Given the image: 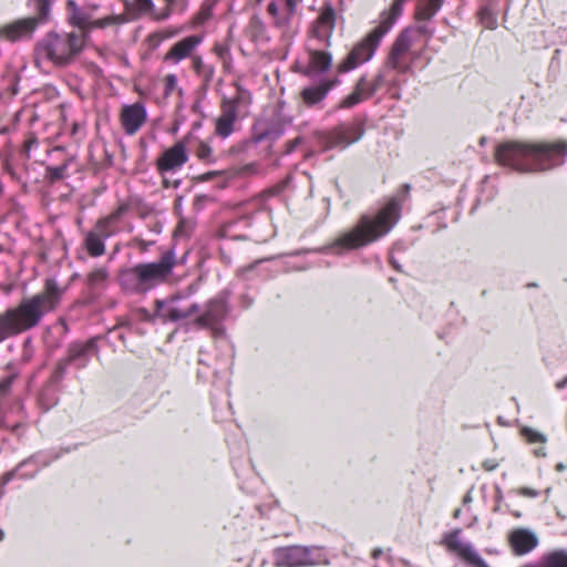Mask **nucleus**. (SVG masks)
Wrapping results in <instances>:
<instances>
[{
  "label": "nucleus",
  "instance_id": "obj_1",
  "mask_svg": "<svg viewBox=\"0 0 567 567\" xmlns=\"http://www.w3.org/2000/svg\"><path fill=\"white\" fill-rule=\"evenodd\" d=\"M64 292L55 278H48L40 292L22 299L16 308L0 315V342L37 327L47 313L60 306Z\"/></svg>",
  "mask_w": 567,
  "mask_h": 567
},
{
  "label": "nucleus",
  "instance_id": "obj_2",
  "mask_svg": "<svg viewBox=\"0 0 567 567\" xmlns=\"http://www.w3.org/2000/svg\"><path fill=\"white\" fill-rule=\"evenodd\" d=\"M400 216L401 206L396 198H392L378 213L362 215L353 227L342 233L320 251L343 255L368 246L389 234Z\"/></svg>",
  "mask_w": 567,
  "mask_h": 567
},
{
  "label": "nucleus",
  "instance_id": "obj_3",
  "mask_svg": "<svg viewBox=\"0 0 567 567\" xmlns=\"http://www.w3.org/2000/svg\"><path fill=\"white\" fill-rule=\"evenodd\" d=\"M567 144L506 142L499 144L495 152L498 164L518 172H544L565 162Z\"/></svg>",
  "mask_w": 567,
  "mask_h": 567
},
{
  "label": "nucleus",
  "instance_id": "obj_4",
  "mask_svg": "<svg viewBox=\"0 0 567 567\" xmlns=\"http://www.w3.org/2000/svg\"><path fill=\"white\" fill-rule=\"evenodd\" d=\"M176 266L174 249L165 251L158 261L144 262L121 274L122 286L133 292H146L166 281Z\"/></svg>",
  "mask_w": 567,
  "mask_h": 567
},
{
  "label": "nucleus",
  "instance_id": "obj_5",
  "mask_svg": "<svg viewBox=\"0 0 567 567\" xmlns=\"http://www.w3.org/2000/svg\"><path fill=\"white\" fill-rule=\"evenodd\" d=\"M83 44V37L74 32H51L37 45V62L49 61L54 65H65L82 50Z\"/></svg>",
  "mask_w": 567,
  "mask_h": 567
},
{
  "label": "nucleus",
  "instance_id": "obj_6",
  "mask_svg": "<svg viewBox=\"0 0 567 567\" xmlns=\"http://www.w3.org/2000/svg\"><path fill=\"white\" fill-rule=\"evenodd\" d=\"M391 28L392 22L389 24L381 22L378 27L371 30L364 38L352 47L341 61L338 62L336 65L337 73H349L371 61L382 41V38Z\"/></svg>",
  "mask_w": 567,
  "mask_h": 567
},
{
  "label": "nucleus",
  "instance_id": "obj_7",
  "mask_svg": "<svg viewBox=\"0 0 567 567\" xmlns=\"http://www.w3.org/2000/svg\"><path fill=\"white\" fill-rule=\"evenodd\" d=\"M275 567H313L328 565L327 551L318 546L289 545L272 551Z\"/></svg>",
  "mask_w": 567,
  "mask_h": 567
},
{
  "label": "nucleus",
  "instance_id": "obj_8",
  "mask_svg": "<svg viewBox=\"0 0 567 567\" xmlns=\"http://www.w3.org/2000/svg\"><path fill=\"white\" fill-rule=\"evenodd\" d=\"M298 2L299 0H270L268 3L267 12L272 27L284 40H290L298 33Z\"/></svg>",
  "mask_w": 567,
  "mask_h": 567
},
{
  "label": "nucleus",
  "instance_id": "obj_9",
  "mask_svg": "<svg viewBox=\"0 0 567 567\" xmlns=\"http://www.w3.org/2000/svg\"><path fill=\"white\" fill-rule=\"evenodd\" d=\"M417 40V31L404 29L394 40L389 52L385 68L396 71L398 73H406L411 70L412 60L415 54L412 50L414 42Z\"/></svg>",
  "mask_w": 567,
  "mask_h": 567
},
{
  "label": "nucleus",
  "instance_id": "obj_10",
  "mask_svg": "<svg viewBox=\"0 0 567 567\" xmlns=\"http://www.w3.org/2000/svg\"><path fill=\"white\" fill-rule=\"evenodd\" d=\"M69 19L73 25L84 30L104 29L109 25L121 23L123 19L120 16H107L102 19H93V11L97 6L79 7L74 0H68Z\"/></svg>",
  "mask_w": 567,
  "mask_h": 567
},
{
  "label": "nucleus",
  "instance_id": "obj_11",
  "mask_svg": "<svg viewBox=\"0 0 567 567\" xmlns=\"http://www.w3.org/2000/svg\"><path fill=\"white\" fill-rule=\"evenodd\" d=\"M332 63L331 52L308 45L307 60L305 63L299 62L297 69L299 73L309 79H323L322 75L331 69Z\"/></svg>",
  "mask_w": 567,
  "mask_h": 567
},
{
  "label": "nucleus",
  "instance_id": "obj_12",
  "mask_svg": "<svg viewBox=\"0 0 567 567\" xmlns=\"http://www.w3.org/2000/svg\"><path fill=\"white\" fill-rule=\"evenodd\" d=\"M443 544L447 550L457 555L465 563L474 567H488L487 564L477 554L471 543L464 542L461 538V530L456 529L450 534H446L443 538Z\"/></svg>",
  "mask_w": 567,
  "mask_h": 567
},
{
  "label": "nucleus",
  "instance_id": "obj_13",
  "mask_svg": "<svg viewBox=\"0 0 567 567\" xmlns=\"http://www.w3.org/2000/svg\"><path fill=\"white\" fill-rule=\"evenodd\" d=\"M147 120V111L143 103L123 105L120 113V121L127 135L136 134Z\"/></svg>",
  "mask_w": 567,
  "mask_h": 567
},
{
  "label": "nucleus",
  "instance_id": "obj_14",
  "mask_svg": "<svg viewBox=\"0 0 567 567\" xmlns=\"http://www.w3.org/2000/svg\"><path fill=\"white\" fill-rule=\"evenodd\" d=\"M227 315L228 306L226 297L218 296L207 302L205 310L196 318L195 322L202 328L214 329Z\"/></svg>",
  "mask_w": 567,
  "mask_h": 567
},
{
  "label": "nucleus",
  "instance_id": "obj_15",
  "mask_svg": "<svg viewBox=\"0 0 567 567\" xmlns=\"http://www.w3.org/2000/svg\"><path fill=\"white\" fill-rule=\"evenodd\" d=\"M336 28V12L331 6L321 9L318 18L312 23L311 34L327 47L331 44V37Z\"/></svg>",
  "mask_w": 567,
  "mask_h": 567
},
{
  "label": "nucleus",
  "instance_id": "obj_16",
  "mask_svg": "<svg viewBox=\"0 0 567 567\" xmlns=\"http://www.w3.org/2000/svg\"><path fill=\"white\" fill-rule=\"evenodd\" d=\"M181 298H172L169 300L156 301V315L163 320L178 321L186 319L197 312L198 305L193 303L187 308L179 306Z\"/></svg>",
  "mask_w": 567,
  "mask_h": 567
},
{
  "label": "nucleus",
  "instance_id": "obj_17",
  "mask_svg": "<svg viewBox=\"0 0 567 567\" xmlns=\"http://www.w3.org/2000/svg\"><path fill=\"white\" fill-rule=\"evenodd\" d=\"M188 161V153L184 142H177L167 148L157 159L161 172H172L181 168Z\"/></svg>",
  "mask_w": 567,
  "mask_h": 567
},
{
  "label": "nucleus",
  "instance_id": "obj_18",
  "mask_svg": "<svg viewBox=\"0 0 567 567\" xmlns=\"http://www.w3.org/2000/svg\"><path fill=\"white\" fill-rule=\"evenodd\" d=\"M203 42L200 35H188L176 42L164 55V62L178 64L181 61L192 58L194 51Z\"/></svg>",
  "mask_w": 567,
  "mask_h": 567
},
{
  "label": "nucleus",
  "instance_id": "obj_19",
  "mask_svg": "<svg viewBox=\"0 0 567 567\" xmlns=\"http://www.w3.org/2000/svg\"><path fill=\"white\" fill-rule=\"evenodd\" d=\"M340 83L341 80L338 76H334L332 79H319V82L317 84L306 86L301 91L302 101L305 102V104L309 106L318 104L319 102L326 99L330 90H332Z\"/></svg>",
  "mask_w": 567,
  "mask_h": 567
},
{
  "label": "nucleus",
  "instance_id": "obj_20",
  "mask_svg": "<svg viewBox=\"0 0 567 567\" xmlns=\"http://www.w3.org/2000/svg\"><path fill=\"white\" fill-rule=\"evenodd\" d=\"M39 20L42 18H25L14 21L3 28H0V35L7 38L10 41H17L22 38L30 37L37 28Z\"/></svg>",
  "mask_w": 567,
  "mask_h": 567
},
{
  "label": "nucleus",
  "instance_id": "obj_21",
  "mask_svg": "<svg viewBox=\"0 0 567 567\" xmlns=\"http://www.w3.org/2000/svg\"><path fill=\"white\" fill-rule=\"evenodd\" d=\"M239 117L234 111L233 104H223L220 105V113L215 120V134L225 140L229 137L235 132V125Z\"/></svg>",
  "mask_w": 567,
  "mask_h": 567
},
{
  "label": "nucleus",
  "instance_id": "obj_22",
  "mask_svg": "<svg viewBox=\"0 0 567 567\" xmlns=\"http://www.w3.org/2000/svg\"><path fill=\"white\" fill-rule=\"evenodd\" d=\"M362 136V131L358 125H341L331 132L328 140V148H344L357 142Z\"/></svg>",
  "mask_w": 567,
  "mask_h": 567
},
{
  "label": "nucleus",
  "instance_id": "obj_23",
  "mask_svg": "<svg viewBox=\"0 0 567 567\" xmlns=\"http://www.w3.org/2000/svg\"><path fill=\"white\" fill-rule=\"evenodd\" d=\"M373 94V87L371 86L368 76L363 74L355 82L353 91L341 101L340 106L350 109L370 99Z\"/></svg>",
  "mask_w": 567,
  "mask_h": 567
},
{
  "label": "nucleus",
  "instance_id": "obj_24",
  "mask_svg": "<svg viewBox=\"0 0 567 567\" xmlns=\"http://www.w3.org/2000/svg\"><path fill=\"white\" fill-rule=\"evenodd\" d=\"M509 540L514 551L517 555H525L529 553L538 544L536 535L533 532L524 528L513 530Z\"/></svg>",
  "mask_w": 567,
  "mask_h": 567
},
{
  "label": "nucleus",
  "instance_id": "obj_25",
  "mask_svg": "<svg viewBox=\"0 0 567 567\" xmlns=\"http://www.w3.org/2000/svg\"><path fill=\"white\" fill-rule=\"evenodd\" d=\"M96 351V343L93 340L85 343H76L70 348L69 360L76 362L79 368H84Z\"/></svg>",
  "mask_w": 567,
  "mask_h": 567
},
{
  "label": "nucleus",
  "instance_id": "obj_26",
  "mask_svg": "<svg viewBox=\"0 0 567 567\" xmlns=\"http://www.w3.org/2000/svg\"><path fill=\"white\" fill-rule=\"evenodd\" d=\"M124 206H120L116 210L111 213L109 216L97 220L95 230L101 233L104 237H111L118 231L117 223L125 212Z\"/></svg>",
  "mask_w": 567,
  "mask_h": 567
},
{
  "label": "nucleus",
  "instance_id": "obj_27",
  "mask_svg": "<svg viewBox=\"0 0 567 567\" xmlns=\"http://www.w3.org/2000/svg\"><path fill=\"white\" fill-rule=\"evenodd\" d=\"M443 0H419L415 11V18L419 21L432 19L441 9Z\"/></svg>",
  "mask_w": 567,
  "mask_h": 567
},
{
  "label": "nucleus",
  "instance_id": "obj_28",
  "mask_svg": "<svg viewBox=\"0 0 567 567\" xmlns=\"http://www.w3.org/2000/svg\"><path fill=\"white\" fill-rule=\"evenodd\" d=\"M221 103L223 104H228V103L233 104L234 111L237 114L248 113V109L251 104V94L248 90L238 87L237 93L234 97L224 99Z\"/></svg>",
  "mask_w": 567,
  "mask_h": 567
},
{
  "label": "nucleus",
  "instance_id": "obj_29",
  "mask_svg": "<svg viewBox=\"0 0 567 567\" xmlns=\"http://www.w3.org/2000/svg\"><path fill=\"white\" fill-rule=\"evenodd\" d=\"M109 237H104L101 233L93 231L87 233L85 237V248L87 252L93 257L102 256L105 252V244L104 240Z\"/></svg>",
  "mask_w": 567,
  "mask_h": 567
},
{
  "label": "nucleus",
  "instance_id": "obj_30",
  "mask_svg": "<svg viewBox=\"0 0 567 567\" xmlns=\"http://www.w3.org/2000/svg\"><path fill=\"white\" fill-rule=\"evenodd\" d=\"M25 420L23 406L20 403H17L6 415L3 419V425L8 429H18L23 424Z\"/></svg>",
  "mask_w": 567,
  "mask_h": 567
},
{
  "label": "nucleus",
  "instance_id": "obj_31",
  "mask_svg": "<svg viewBox=\"0 0 567 567\" xmlns=\"http://www.w3.org/2000/svg\"><path fill=\"white\" fill-rule=\"evenodd\" d=\"M281 134H282V130L281 128H277V130H274V128H262L261 125L259 124L258 126L255 127V133H254V136H252V141L256 144L261 143V142L266 141V140L275 141Z\"/></svg>",
  "mask_w": 567,
  "mask_h": 567
},
{
  "label": "nucleus",
  "instance_id": "obj_32",
  "mask_svg": "<svg viewBox=\"0 0 567 567\" xmlns=\"http://www.w3.org/2000/svg\"><path fill=\"white\" fill-rule=\"evenodd\" d=\"M196 157L207 164H213L216 162V158L213 154V148L207 142L199 141L196 148Z\"/></svg>",
  "mask_w": 567,
  "mask_h": 567
},
{
  "label": "nucleus",
  "instance_id": "obj_33",
  "mask_svg": "<svg viewBox=\"0 0 567 567\" xmlns=\"http://www.w3.org/2000/svg\"><path fill=\"white\" fill-rule=\"evenodd\" d=\"M522 436L529 443H545L546 436L528 426H524L520 429Z\"/></svg>",
  "mask_w": 567,
  "mask_h": 567
},
{
  "label": "nucleus",
  "instance_id": "obj_34",
  "mask_svg": "<svg viewBox=\"0 0 567 567\" xmlns=\"http://www.w3.org/2000/svg\"><path fill=\"white\" fill-rule=\"evenodd\" d=\"M406 1L408 0H394V2L392 3V7H391V14L383 22H385L386 24L392 22V25H393L396 18L402 13L403 4Z\"/></svg>",
  "mask_w": 567,
  "mask_h": 567
},
{
  "label": "nucleus",
  "instance_id": "obj_35",
  "mask_svg": "<svg viewBox=\"0 0 567 567\" xmlns=\"http://www.w3.org/2000/svg\"><path fill=\"white\" fill-rule=\"evenodd\" d=\"M388 69L389 68L384 66L382 70H380L375 74V76L373 79H371V80L369 79V82H370L371 86L373 87L374 93L377 91H379L385 84V82H386V70Z\"/></svg>",
  "mask_w": 567,
  "mask_h": 567
},
{
  "label": "nucleus",
  "instance_id": "obj_36",
  "mask_svg": "<svg viewBox=\"0 0 567 567\" xmlns=\"http://www.w3.org/2000/svg\"><path fill=\"white\" fill-rule=\"evenodd\" d=\"M66 168H68V165L66 164H62V165H59V166H53V167H48L47 172H48V176L49 178L54 182V181H59V179H63L65 177V173H66Z\"/></svg>",
  "mask_w": 567,
  "mask_h": 567
},
{
  "label": "nucleus",
  "instance_id": "obj_37",
  "mask_svg": "<svg viewBox=\"0 0 567 567\" xmlns=\"http://www.w3.org/2000/svg\"><path fill=\"white\" fill-rule=\"evenodd\" d=\"M30 3L38 11L40 18L45 19L50 11V1L49 0H30Z\"/></svg>",
  "mask_w": 567,
  "mask_h": 567
},
{
  "label": "nucleus",
  "instance_id": "obj_38",
  "mask_svg": "<svg viewBox=\"0 0 567 567\" xmlns=\"http://www.w3.org/2000/svg\"><path fill=\"white\" fill-rule=\"evenodd\" d=\"M165 94L169 95L177 89V76L175 74H168L164 79Z\"/></svg>",
  "mask_w": 567,
  "mask_h": 567
},
{
  "label": "nucleus",
  "instance_id": "obj_39",
  "mask_svg": "<svg viewBox=\"0 0 567 567\" xmlns=\"http://www.w3.org/2000/svg\"><path fill=\"white\" fill-rule=\"evenodd\" d=\"M135 4L141 13H150L154 9V3L152 0H135Z\"/></svg>",
  "mask_w": 567,
  "mask_h": 567
},
{
  "label": "nucleus",
  "instance_id": "obj_40",
  "mask_svg": "<svg viewBox=\"0 0 567 567\" xmlns=\"http://www.w3.org/2000/svg\"><path fill=\"white\" fill-rule=\"evenodd\" d=\"M482 21L489 29H494L496 27V19L493 18L487 9H483L481 11Z\"/></svg>",
  "mask_w": 567,
  "mask_h": 567
},
{
  "label": "nucleus",
  "instance_id": "obj_41",
  "mask_svg": "<svg viewBox=\"0 0 567 567\" xmlns=\"http://www.w3.org/2000/svg\"><path fill=\"white\" fill-rule=\"evenodd\" d=\"M13 380V375H8L0 380V394H6L10 390Z\"/></svg>",
  "mask_w": 567,
  "mask_h": 567
},
{
  "label": "nucleus",
  "instance_id": "obj_42",
  "mask_svg": "<svg viewBox=\"0 0 567 567\" xmlns=\"http://www.w3.org/2000/svg\"><path fill=\"white\" fill-rule=\"evenodd\" d=\"M190 59H192L193 68H194L195 72H197L198 74L202 73V71L206 66L203 59L199 55H193Z\"/></svg>",
  "mask_w": 567,
  "mask_h": 567
},
{
  "label": "nucleus",
  "instance_id": "obj_43",
  "mask_svg": "<svg viewBox=\"0 0 567 567\" xmlns=\"http://www.w3.org/2000/svg\"><path fill=\"white\" fill-rule=\"evenodd\" d=\"M409 29L416 30L417 31V38L421 34H426L429 37H432V34H433V30L430 29L427 25L410 27Z\"/></svg>",
  "mask_w": 567,
  "mask_h": 567
},
{
  "label": "nucleus",
  "instance_id": "obj_44",
  "mask_svg": "<svg viewBox=\"0 0 567 567\" xmlns=\"http://www.w3.org/2000/svg\"><path fill=\"white\" fill-rule=\"evenodd\" d=\"M181 31H182L181 29H176V28H168V29H166V30H164V31L162 32V37H163V39L174 38V37H176L177 34H179V33H181Z\"/></svg>",
  "mask_w": 567,
  "mask_h": 567
},
{
  "label": "nucleus",
  "instance_id": "obj_45",
  "mask_svg": "<svg viewBox=\"0 0 567 567\" xmlns=\"http://www.w3.org/2000/svg\"><path fill=\"white\" fill-rule=\"evenodd\" d=\"M518 493L526 497H537L538 496V492L536 489L528 488V487L520 488L518 491Z\"/></svg>",
  "mask_w": 567,
  "mask_h": 567
},
{
  "label": "nucleus",
  "instance_id": "obj_46",
  "mask_svg": "<svg viewBox=\"0 0 567 567\" xmlns=\"http://www.w3.org/2000/svg\"><path fill=\"white\" fill-rule=\"evenodd\" d=\"M200 74H203L206 78V80H210L214 74L213 66L206 65Z\"/></svg>",
  "mask_w": 567,
  "mask_h": 567
},
{
  "label": "nucleus",
  "instance_id": "obj_47",
  "mask_svg": "<svg viewBox=\"0 0 567 567\" xmlns=\"http://www.w3.org/2000/svg\"><path fill=\"white\" fill-rule=\"evenodd\" d=\"M496 466H497V465H496V463H494V462H489V461H488V462H485V463H484V467H485L487 471H493V470H495V468H496Z\"/></svg>",
  "mask_w": 567,
  "mask_h": 567
},
{
  "label": "nucleus",
  "instance_id": "obj_48",
  "mask_svg": "<svg viewBox=\"0 0 567 567\" xmlns=\"http://www.w3.org/2000/svg\"><path fill=\"white\" fill-rule=\"evenodd\" d=\"M105 276H106V271L103 269H100L94 272V277H96V278H104Z\"/></svg>",
  "mask_w": 567,
  "mask_h": 567
},
{
  "label": "nucleus",
  "instance_id": "obj_49",
  "mask_svg": "<svg viewBox=\"0 0 567 567\" xmlns=\"http://www.w3.org/2000/svg\"><path fill=\"white\" fill-rule=\"evenodd\" d=\"M566 385H567V377H566V378H564L561 381L557 382L556 388H557V389H563V388H565Z\"/></svg>",
  "mask_w": 567,
  "mask_h": 567
},
{
  "label": "nucleus",
  "instance_id": "obj_50",
  "mask_svg": "<svg viewBox=\"0 0 567 567\" xmlns=\"http://www.w3.org/2000/svg\"><path fill=\"white\" fill-rule=\"evenodd\" d=\"M215 51L221 58H223L224 53L226 52V50L223 47H216Z\"/></svg>",
  "mask_w": 567,
  "mask_h": 567
},
{
  "label": "nucleus",
  "instance_id": "obj_51",
  "mask_svg": "<svg viewBox=\"0 0 567 567\" xmlns=\"http://www.w3.org/2000/svg\"><path fill=\"white\" fill-rule=\"evenodd\" d=\"M534 453H535L536 456H545L544 447L535 450Z\"/></svg>",
  "mask_w": 567,
  "mask_h": 567
},
{
  "label": "nucleus",
  "instance_id": "obj_52",
  "mask_svg": "<svg viewBox=\"0 0 567 567\" xmlns=\"http://www.w3.org/2000/svg\"><path fill=\"white\" fill-rule=\"evenodd\" d=\"M32 463H33V460H29V461L23 462V463L19 466L18 471H21L24 466H28V465H30V464H32Z\"/></svg>",
  "mask_w": 567,
  "mask_h": 567
},
{
  "label": "nucleus",
  "instance_id": "obj_53",
  "mask_svg": "<svg viewBox=\"0 0 567 567\" xmlns=\"http://www.w3.org/2000/svg\"><path fill=\"white\" fill-rule=\"evenodd\" d=\"M464 503H470L472 501V497H471V494L467 493L465 496H464Z\"/></svg>",
  "mask_w": 567,
  "mask_h": 567
},
{
  "label": "nucleus",
  "instance_id": "obj_54",
  "mask_svg": "<svg viewBox=\"0 0 567 567\" xmlns=\"http://www.w3.org/2000/svg\"><path fill=\"white\" fill-rule=\"evenodd\" d=\"M381 554H382V550H381V549H375V550L373 551V557H374V558H377V557H378L379 555H381Z\"/></svg>",
  "mask_w": 567,
  "mask_h": 567
},
{
  "label": "nucleus",
  "instance_id": "obj_55",
  "mask_svg": "<svg viewBox=\"0 0 567 567\" xmlns=\"http://www.w3.org/2000/svg\"><path fill=\"white\" fill-rule=\"evenodd\" d=\"M565 468L564 464L559 463L557 464V470L558 471H563Z\"/></svg>",
  "mask_w": 567,
  "mask_h": 567
},
{
  "label": "nucleus",
  "instance_id": "obj_56",
  "mask_svg": "<svg viewBox=\"0 0 567 567\" xmlns=\"http://www.w3.org/2000/svg\"><path fill=\"white\" fill-rule=\"evenodd\" d=\"M4 538V532L0 529V542Z\"/></svg>",
  "mask_w": 567,
  "mask_h": 567
},
{
  "label": "nucleus",
  "instance_id": "obj_57",
  "mask_svg": "<svg viewBox=\"0 0 567 567\" xmlns=\"http://www.w3.org/2000/svg\"><path fill=\"white\" fill-rule=\"evenodd\" d=\"M168 4H172L174 0H165Z\"/></svg>",
  "mask_w": 567,
  "mask_h": 567
}]
</instances>
